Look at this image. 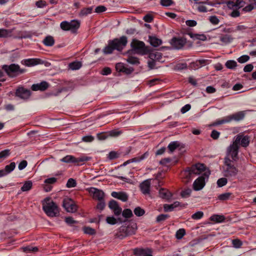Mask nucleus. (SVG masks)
Segmentation results:
<instances>
[{"label":"nucleus","instance_id":"nucleus-35","mask_svg":"<svg viewBox=\"0 0 256 256\" xmlns=\"http://www.w3.org/2000/svg\"><path fill=\"white\" fill-rule=\"evenodd\" d=\"M251 3L246 6H244L243 8V10L246 12H249L256 8V0H250Z\"/></svg>","mask_w":256,"mask_h":256},{"label":"nucleus","instance_id":"nucleus-11","mask_svg":"<svg viewBox=\"0 0 256 256\" xmlns=\"http://www.w3.org/2000/svg\"><path fill=\"white\" fill-rule=\"evenodd\" d=\"M31 95L30 91L22 86L18 87L16 92V96L22 99L27 100Z\"/></svg>","mask_w":256,"mask_h":256},{"label":"nucleus","instance_id":"nucleus-13","mask_svg":"<svg viewBox=\"0 0 256 256\" xmlns=\"http://www.w3.org/2000/svg\"><path fill=\"white\" fill-rule=\"evenodd\" d=\"M226 3L230 9H238L244 6L242 0H228Z\"/></svg>","mask_w":256,"mask_h":256},{"label":"nucleus","instance_id":"nucleus-54","mask_svg":"<svg viewBox=\"0 0 256 256\" xmlns=\"http://www.w3.org/2000/svg\"><path fill=\"white\" fill-rule=\"evenodd\" d=\"M192 190L188 188L182 190L180 192V196L183 198H187L189 197L191 194Z\"/></svg>","mask_w":256,"mask_h":256},{"label":"nucleus","instance_id":"nucleus-41","mask_svg":"<svg viewBox=\"0 0 256 256\" xmlns=\"http://www.w3.org/2000/svg\"><path fill=\"white\" fill-rule=\"evenodd\" d=\"M179 146V142H178L174 141L170 143V144L168 145V148L170 152H172Z\"/></svg>","mask_w":256,"mask_h":256},{"label":"nucleus","instance_id":"nucleus-19","mask_svg":"<svg viewBox=\"0 0 256 256\" xmlns=\"http://www.w3.org/2000/svg\"><path fill=\"white\" fill-rule=\"evenodd\" d=\"M149 156V153L148 152H146L144 154H142L141 156H138L135 157L134 158H132V159L129 160L126 162H125L123 164L122 166H125L127 164H130V162H140L144 160L147 158Z\"/></svg>","mask_w":256,"mask_h":256},{"label":"nucleus","instance_id":"nucleus-9","mask_svg":"<svg viewBox=\"0 0 256 256\" xmlns=\"http://www.w3.org/2000/svg\"><path fill=\"white\" fill-rule=\"evenodd\" d=\"M88 191L93 198L98 200H104V193L102 190L95 188H90Z\"/></svg>","mask_w":256,"mask_h":256},{"label":"nucleus","instance_id":"nucleus-17","mask_svg":"<svg viewBox=\"0 0 256 256\" xmlns=\"http://www.w3.org/2000/svg\"><path fill=\"white\" fill-rule=\"evenodd\" d=\"M49 84L46 82L43 81L40 83L32 84L31 88L34 91H44L46 90Z\"/></svg>","mask_w":256,"mask_h":256},{"label":"nucleus","instance_id":"nucleus-48","mask_svg":"<svg viewBox=\"0 0 256 256\" xmlns=\"http://www.w3.org/2000/svg\"><path fill=\"white\" fill-rule=\"evenodd\" d=\"M10 154V150L8 149L3 150L0 152V159L4 160Z\"/></svg>","mask_w":256,"mask_h":256},{"label":"nucleus","instance_id":"nucleus-47","mask_svg":"<svg viewBox=\"0 0 256 256\" xmlns=\"http://www.w3.org/2000/svg\"><path fill=\"white\" fill-rule=\"evenodd\" d=\"M120 154L116 151H111L108 155V158L110 160H114L119 157Z\"/></svg>","mask_w":256,"mask_h":256},{"label":"nucleus","instance_id":"nucleus-52","mask_svg":"<svg viewBox=\"0 0 256 256\" xmlns=\"http://www.w3.org/2000/svg\"><path fill=\"white\" fill-rule=\"evenodd\" d=\"M74 156H72L68 155L62 158L60 160L62 162H66V163H70V162H72L74 163Z\"/></svg>","mask_w":256,"mask_h":256},{"label":"nucleus","instance_id":"nucleus-15","mask_svg":"<svg viewBox=\"0 0 256 256\" xmlns=\"http://www.w3.org/2000/svg\"><path fill=\"white\" fill-rule=\"evenodd\" d=\"M205 186V178L203 176H200L196 180L193 184V188L194 190L198 191L202 190Z\"/></svg>","mask_w":256,"mask_h":256},{"label":"nucleus","instance_id":"nucleus-6","mask_svg":"<svg viewBox=\"0 0 256 256\" xmlns=\"http://www.w3.org/2000/svg\"><path fill=\"white\" fill-rule=\"evenodd\" d=\"M111 44L113 45L114 48L118 51L122 50L126 46L128 38L126 36H122L120 38H116L110 40Z\"/></svg>","mask_w":256,"mask_h":256},{"label":"nucleus","instance_id":"nucleus-38","mask_svg":"<svg viewBox=\"0 0 256 256\" xmlns=\"http://www.w3.org/2000/svg\"><path fill=\"white\" fill-rule=\"evenodd\" d=\"M32 186V182L30 180L26 181L22 186L21 188V190L22 192H27L30 190Z\"/></svg>","mask_w":256,"mask_h":256},{"label":"nucleus","instance_id":"nucleus-16","mask_svg":"<svg viewBox=\"0 0 256 256\" xmlns=\"http://www.w3.org/2000/svg\"><path fill=\"white\" fill-rule=\"evenodd\" d=\"M116 69L118 72H122L126 74H130L133 71L134 69L132 68H128L122 63H118L116 65Z\"/></svg>","mask_w":256,"mask_h":256},{"label":"nucleus","instance_id":"nucleus-44","mask_svg":"<svg viewBox=\"0 0 256 256\" xmlns=\"http://www.w3.org/2000/svg\"><path fill=\"white\" fill-rule=\"evenodd\" d=\"M232 195V193L231 192H225L220 194L218 196V199L220 200H226L230 198Z\"/></svg>","mask_w":256,"mask_h":256},{"label":"nucleus","instance_id":"nucleus-34","mask_svg":"<svg viewBox=\"0 0 256 256\" xmlns=\"http://www.w3.org/2000/svg\"><path fill=\"white\" fill-rule=\"evenodd\" d=\"M12 30L0 28V38H7L12 36Z\"/></svg>","mask_w":256,"mask_h":256},{"label":"nucleus","instance_id":"nucleus-3","mask_svg":"<svg viewBox=\"0 0 256 256\" xmlns=\"http://www.w3.org/2000/svg\"><path fill=\"white\" fill-rule=\"evenodd\" d=\"M234 162L228 158H225L223 166L224 176L226 177H234L238 173V169L234 166Z\"/></svg>","mask_w":256,"mask_h":256},{"label":"nucleus","instance_id":"nucleus-59","mask_svg":"<svg viewBox=\"0 0 256 256\" xmlns=\"http://www.w3.org/2000/svg\"><path fill=\"white\" fill-rule=\"evenodd\" d=\"M24 252H36L38 250L37 247H32L30 246H26L22 248Z\"/></svg>","mask_w":256,"mask_h":256},{"label":"nucleus","instance_id":"nucleus-23","mask_svg":"<svg viewBox=\"0 0 256 256\" xmlns=\"http://www.w3.org/2000/svg\"><path fill=\"white\" fill-rule=\"evenodd\" d=\"M124 226L125 228H126V232L128 236L135 234L136 230H137V225L136 223L131 222L127 226Z\"/></svg>","mask_w":256,"mask_h":256},{"label":"nucleus","instance_id":"nucleus-12","mask_svg":"<svg viewBox=\"0 0 256 256\" xmlns=\"http://www.w3.org/2000/svg\"><path fill=\"white\" fill-rule=\"evenodd\" d=\"M172 46L175 49L182 48L186 43V40L183 38H172L170 42Z\"/></svg>","mask_w":256,"mask_h":256},{"label":"nucleus","instance_id":"nucleus-26","mask_svg":"<svg viewBox=\"0 0 256 256\" xmlns=\"http://www.w3.org/2000/svg\"><path fill=\"white\" fill-rule=\"evenodd\" d=\"M159 195L163 199L170 200L172 196V194L168 190L162 188L159 191Z\"/></svg>","mask_w":256,"mask_h":256},{"label":"nucleus","instance_id":"nucleus-2","mask_svg":"<svg viewBox=\"0 0 256 256\" xmlns=\"http://www.w3.org/2000/svg\"><path fill=\"white\" fill-rule=\"evenodd\" d=\"M2 68L7 75L12 78H16L26 72V69L20 68L18 64H12L10 65H4Z\"/></svg>","mask_w":256,"mask_h":256},{"label":"nucleus","instance_id":"nucleus-7","mask_svg":"<svg viewBox=\"0 0 256 256\" xmlns=\"http://www.w3.org/2000/svg\"><path fill=\"white\" fill-rule=\"evenodd\" d=\"M63 207L68 212H75L78 210V206L70 198H64L63 200Z\"/></svg>","mask_w":256,"mask_h":256},{"label":"nucleus","instance_id":"nucleus-57","mask_svg":"<svg viewBox=\"0 0 256 256\" xmlns=\"http://www.w3.org/2000/svg\"><path fill=\"white\" fill-rule=\"evenodd\" d=\"M126 61L128 63H130V64H139L138 59L137 58L134 57V56H129L126 59Z\"/></svg>","mask_w":256,"mask_h":256},{"label":"nucleus","instance_id":"nucleus-63","mask_svg":"<svg viewBox=\"0 0 256 256\" xmlns=\"http://www.w3.org/2000/svg\"><path fill=\"white\" fill-rule=\"evenodd\" d=\"M250 59V57L248 55H243L238 58V62L242 64L246 62Z\"/></svg>","mask_w":256,"mask_h":256},{"label":"nucleus","instance_id":"nucleus-51","mask_svg":"<svg viewBox=\"0 0 256 256\" xmlns=\"http://www.w3.org/2000/svg\"><path fill=\"white\" fill-rule=\"evenodd\" d=\"M237 66L236 62L233 60H228L226 63V66L230 69L234 68Z\"/></svg>","mask_w":256,"mask_h":256},{"label":"nucleus","instance_id":"nucleus-42","mask_svg":"<svg viewBox=\"0 0 256 256\" xmlns=\"http://www.w3.org/2000/svg\"><path fill=\"white\" fill-rule=\"evenodd\" d=\"M16 168V164L14 162H11L10 164L6 165L4 170L8 174L12 172Z\"/></svg>","mask_w":256,"mask_h":256},{"label":"nucleus","instance_id":"nucleus-64","mask_svg":"<svg viewBox=\"0 0 256 256\" xmlns=\"http://www.w3.org/2000/svg\"><path fill=\"white\" fill-rule=\"evenodd\" d=\"M160 4L164 6H168L172 5L174 2L172 0H160Z\"/></svg>","mask_w":256,"mask_h":256},{"label":"nucleus","instance_id":"nucleus-32","mask_svg":"<svg viewBox=\"0 0 256 256\" xmlns=\"http://www.w3.org/2000/svg\"><path fill=\"white\" fill-rule=\"evenodd\" d=\"M196 3L198 4L197 7V10L199 12H208L207 8L204 6V4H209L208 2H196Z\"/></svg>","mask_w":256,"mask_h":256},{"label":"nucleus","instance_id":"nucleus-46","mask_svg":"<svg viewBox=\"0 0 256 256\" xmlns=\"http://www.w3.org/2000/svg\"><path fill=\"white\" fill-rule=\"evenodd\" d=\"M185 234V230L184 228H180L176 231V238L178 240H181Z\"/></svg>","mask_w":256,"mask_h":256},{"label":"nucleus","instance_id":"nucleus-4","mask_svg":"<svg viewBox=\"0 0 256 256\" xmlns=\"http://www.w3.org/2000/svg\"><path fill=\"white\" fill-rule=\"evenodd\" d=\"M130 46L132 49L137 54H144L146 52L147 49L143 42L140 41L136 39H133L130 44Z\"/></svg>","mask_w":256,"mask_h":256},{"label":"nucleus","instance_id":"nucleus-43","mask_svg":"<svg viewBox=\"0 0 256 256\" xmlns=\"http://www.w3.org/2000/svg\"><path fill=\"white\" fill-rule=\"evenodd\" d=\"M230 122V118L229 117V116H225L221 120H217L215 123V125H220L226 123H228Z\"/></svg>","mask_w":256,"mask_h":256},{"label":"nucleus","instance_id":"nucleus-40","mask_svg":"<svg viewBox=\"0 0 256 256\" xmlns=\"http://www.w3.org/2000/svg\"><path fill=\"white\" fill-rule=\"evenodd\" d=\"M92 8H82L79 13V16L83 17L86 16L88 14L92 13Z\"/></svg>","mask_w":256,"mask_h":256},{"label":"nucleus","instance_id":"nucleus-36","mask_svg":"<svg viewBox=\"0 0 256 256\" xmlns=\"http://www.w3.org/2000/svg\"><path fill=\"white\" fill-rule=\"evenodd\" d=\"M180 204L178 202H176L174 204H165L164 206V209L165 212H170L172 211L174 208L177 207Z\"/></svg>","mask_w":256,"mask_h":256},{"label":"nucleus","instance_id":"nucleus-18","mask_svg":"<svg viewBox=\"0 0 256 256\" xmlns=\"http://www.w3.org/2000/svg\"><path fill=\"white\" fill-rule=\"evenodd\" d=\"M150 180H146L140 184V187L142 193L144 194H150Z\"/></svg>","mask_w":256,"mask_h":256},{"label":"nucleus","instance_id":"nucleus-55","mask_svg":"<svg viewBox=\"0 0 256 256\" xmlns=\"http://www.w3.org/2000/svg\"><path fill=\"white\" fill-rule=\"evenodd\" d=\"M83 230L84 234L90 235H94L96 234L95 230L90 227H84Z\"/></svg>","mask_w":256,"mask_h":256},{"label":"nucleus","instance_id":"nucleus-53","mask_svg":"<svg viewBox=\"0 0 256 256\" xmlns=\"http://www.w3.org/2000/svg\"><path fill=\"white\" fill-rule=\"evenodd\" d=\"M122 215L125 218H131L133 214L132 211L130 209L126 208L123 210L122 212Z\"/></svg>","mask_w":256,"mask_h":256},{"label":"nucleus","instance_id":"nucleus-29","mask_svg":"<svg viewBox=\"0 0 256 256\" xmlns=\"http://www.w3.org/2000/svg\"><path fill=\"white\" fill-rule=\"evenodd\" d=\"M220 40L224 44H227L232 41L233 38L228 34H222L220 36Z\"/></svg>","mask_w":256,"mask_h":256},{"label":"nucleus","instance_id":"nucleus-25","mask_svg":"<svg viewBox=\"0 0 256 256\" xmlns=\"http://www.w3.org/2000/svg\"><path fill=\"white\" fill-rule=\"evenodd\" d=\"M70 30L73 33H76L80 26V22L77 20H72L69 22Z\"/></svg>","mask_w":256,"mask_h":256},{"label":"nucleus","instance_id":"nucleus-28","mask_svg":"<svg viewBox=\"0 0 256 256\" xmlns=\"http://www.w3.org/2000/svg\"><path fill=\"white\" fill-rule=\"evenodd\" d=\"M210 220L214 222L220 223L224 221L225 217L223 215L213 214L210 217Z\"/></svg>","mask_w":256,"mask_h":256},{"label":"nucleus","instance_id":"nucleus-56","mask_svg":"<svg viewBox=\"0 0 256 256\" xmlns=\"http://www.w3.org/2000/svg\"><path fill=\"white\" fill-rule=\"evenodd\" d=\"M228 182V180L225 178H219L217 181V184L218 187L221 188L226 184Z\"/></svg>","mask_w":256,"mask_h":256},{"label":"nucleus","instance_id":"nucleus-61","mask_svg":"<svg viewBox=\"0 0 256 256\" xmlns=\"http://www.w3.org/2000/svg\"><path fill=\"white\" fill-rule=\"evenodd\" d=\"M60 26L64 30H70L69 22L67 21L62 22L60 24Z\"/></svg>","mask_w":256,"mask_h":256},{"label":"nucleus","instance_id":"nucleus-30","mask_svg":"<svg viewBox=\"0 0 256 256\" xmlns=\"http://www.w3.org/2000/svg\"><path fill=\"white\" fill-rule=\"evenodd\" d=\"M54 40L51 36H46L42 40L43 44L47 46H52L54 44Z\"/></svg>","mask_w":256,"mask_h":256},{"label":"nucleus","instance_id":"nucleus-27","mask_svg":"<svg viewBox=\"0 0 256 256\" xmlns=\"http://www.w3.org/2000/svg\"><path fill=\"white\" fill-rule=\"evenodd\" d=\"M39 59L28 58L24 60L22 64L28 66H32L39 64Z\"/></svg>","mask_w":256,"mask_h":256},{"label":"nucleus","instance_id":"nucleus-39","mask_svg":"<svg viewBox=\"0 0 256 256\" xmlns=\"http://www.w3.org/2000/svg\"><path fill=\"white\" fill-rule=\"evenodd\" d=\"M114 50L115 49L113 45L111 44V42L110 40L108 45L104 48L103 52L105 54H110L113 52Z\"/></svg>","mask_w":256,"mask_h":256},{"label":"nucleus","instance_id":"nucleus-14","mask_svg":"<svg viewBox=\"0 0 256 256\" xmlns=\"http://www.w3.org/2000/svg\"><path fill=\"white\" fill-rule=\"evenodd\" d=\"M152 250L148 248H136L134 250V253L136 256H152Z\"/></svg>","mask_w":256,"mask_h":256},{"label":"nucleus","instance_id":"nucleus-8","mask_svg":"<svg viewBox=\"0 0 256 256\" xmlns=\"http://www.w3.org/2000/svg\"><path fill=\"white\" fill-rule=\"evenodd\" d=\"M237 145L240 144L242 147H247L250 144V137L248 136H244L242 134L236 135L234 137V141Z\"/></svg>","mask_w":256,"mask_h":256},{"label":"nucleus","instance_id":"nucleus-50","mask_svg":"<svg viewBox=\"0 0 256 256\" xmlns=\"http://www.w3.org/2000/svg\"><path fill=\"white\" fill-rule=\"evenodd\" d=\"M170 217V216L167 214H161L158 215L156 218L157 222H162L167 220Z\"/></svg>","mask_w":256,"mask_h":256},{"label":"nucleus","instance_id":"nucleus-45","mask_svg":"<svg viewBox=\"0 0 256 256\" xmlns=\"http://www.w3.org/2000/svg\"><path fill=\"white\" fill-rule=\"evenodd\" d=\"M134 212L136 216H141L144 214L145 210L140 207L138 206L134 209Z\"/></svg>","mask_w":256,"mask_h":256},{"label":"nucleus","instance_id":"nucleus-62","mask_svg":"<svg viewBox=\"0 0 256 256\" xmlns=\"http://www.w3.org/2000/svg\"><path fill=\"white\" fill-rule=\"evenodd\" d=\"M203 216H204L203 212H202L201 211H198V212H195L194 214L192 216V218L193 220H199V219H200L202 218Z\"/></svg>","mask_w":256,"mask_h":256},{"label":"nucleus","instance_id":"nucleus-58","mask_svg":"<svg viewBox=\"0 0 256 256\" xmlns=\"http://www.w3.org/2000/svg\"><path fill=\"white\" fill-rule=\"evenodd\" d=\"M232 244L234 248H238L242 246V243L239 239H234L232 240Z\"/></svg>","mask_w":256,"mask_h":256},{"label":"nucleus","instance_id":"nucleus-1","mask_svg":"<svg viewBox=\"0 0 256 256\" xmlns=\"http://www.w3.org/2000/svg\"><path fill=\"white\" fill-rule=\"evenodd\" d=\"M42 209L48 216H56L59 214V209L57 204L48 198L44 200Z\"/></svg>","mask_w":256,"mask_h":256},{"label":"nucleus","instance_id":"nucleus-60","mask_svg":"<svg viewBox=\"0 0 256 256\" xmlns=\"http://www.w3.org/2000/svg\"><path fill=\"white\" fill-rule=\"evenodd\" d=\"M76 181L73 178H69L66 183V187L68 188H74L76 186Z\"/></svg>","mask_w":256,"mask_h":256},{"label":"nucleus","instance_id":"nucleus-10","mask_svg":"<svg viewBox=\"0 0 256 256\" xmlns=\"http://www.w3.org/2000/svg\"><path fill=\"white\" fill-rule=\"evenodd\" d=\"M196 176V175L192 171L191 167L188 168L181 172V177L185 183L190 182Z\"/></svg>","mask_w":256,"mask_h":256},{"label":"nucleus","instance_id":"nucleus-31","mask_svg":"<svg viewBox=\"0 0 256 256\" xmlns=\"http://www.w3.org/2000/svg\"><path fill=\"white\" fill-rule=\"evenodd\" d=\"M149 40L150 44L154 47L160 46L162 43V40L156 36H150Z\"/></svg>","mask_w":256,"mask_h":256},{"label":"nucleus","instance_id":"nucleus-24","mask_svg":"<svg viewBox=\"0 0 256 256\" xmlns=\"http://www.w3.org/2000/svg\"><path fill=\"white\" fill-rule=\"evenodd\" d=\"M191 168H192V171L194 172L196 175L200 174V172L204 171L205 169L204 165L202 164H197L192 166Z\"/></svg>","mask_w":256,"mask_h":256},{"label":"nucleus","instance_id":"nucleus-20","mask_svg":"<svg viewBox=\"0 0 256 256\" xmlns=\"http://www.w3.org/2000/svg\"><path fill=\"white\" fill-rule=\"evenodd\" d=\"M246 114L245 111H240L236 112L232 115H230L229 117L230 118V122L232 120L240 121L243 120Z\"/></svg>","mask_w":256,"mask_h":256},{"label":"nucleus","instance_id":"nucleus-33","mask_svg":"<svg viewBox=\"0 0 256 256\" xmlns=\"http://www.w3.org/2000/svg\"><path fill=\"white\" fill-rule=\"evenodd\" d=\"M188 35L194 40H199L202 41L206 40V36L204 34L189 33Z\"/></svg>","mask_w":256,"mask_h":256},{"label":"nucleus","instance_id":"nucleus-37","mask_svg":"<svg viewBox=\"0 0 256 256\" xmlns=\"http://www.w3.org/2000/svg\"><path fill=\"white\" fill-rule=\"evenodd\" d=\"M82 66V63L78 61L74 62L68 64V68L72 70H78Z\"/></svg>","mask_w":256,"mask_h":256},{"label":"nucleus","instance_id":"nucleus-5","mask_svg":"<svg viewBox=\"0 0 256 256\" xmlns=\"http://www.w3.org/2000/svg\"><path fill=\"white\" fill-rule=\"evenodd\" d=\"M239 146L237 145L234 142L231 144L226 150V158H232V160L236 161L238 158Z\"/></svg>","mask_w":256,"mask_h":256},{"label":"nucleus","instance_id":"nucleus-49","mask_svg":"<svg viewBox=\"0 0 256 256\" xmlns=\"http://www.w3.org/2000/svg\"><path fill=\"white\" fill-rule=\"evenodd\" d=\"M90 159V158H88V156H82V157H80V158H78L74 157V163L78 164L80 162L88 161Z\"/></svg>","mask_w":256,"mask_h":256},{"label":"nucleus","instance_id":"nucleus-22","mask_svg":"<svg viewBox=\"0 0 256 256\" xmlns=\"http://www.w3.org/2000/svg\"><path fill=\"white\" fill-rule=\"evenodd\" d=\"M126 228H125V226L122 225L121 226L118 230L116 233L115 234L116 238H119L122 240L126 237L128 236V235L126 232Z\"/></svg>","mask_w":256,"mask_h":256},{"label":"nucleus","instance_id":"nucleus-21","mask_svg":"<svg viewBox=\"0 0 256 256\" xmlns=\"http://www.w3.org/2000/svg\"><path fill=\"white\" fill-rule=\"evenodd\" d=\"M111 195L112 197L120 200L124 202H126L128 200V195L124 192H113Z\"/></svg>","mask_w":256,"mask_h":256}]
</instances>
